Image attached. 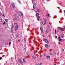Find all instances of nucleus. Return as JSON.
I'll return each instance as SVG.
<instances>
[{
	"label": "nucleus",
	"mask_w": 65,
	"mask_h": 65,
	"mask_svg": "<svg viewBox=\"0 0 65 65\" xmlns=\"http://www.w3.org/2000/svg\"><path fill=\"white\" fill-rule=\"evenodd\" d=\"M43 40L44 41H45V42H46L47 43H48V41L47 40V39L45 38H43Z\"/></svg>",
	"instance_id": "obj_1"
},
{
	"label": "nucleus",
	"mask_w": 65,
	"mask_h": 65,
	"mask_svg": "<svg viewBox=\"0 0 65 65\" xmlns=\"http://www.w3.org/2000/svg\"><path fill=\"white\" fill-rule=\"evenodd\" d=\"M37 4L36 3H34L33 4V9H35V6H36V5Z\"/></svg>",
	"instance_id": "obj_2"
},
{
	"label": "nucleus",
	"mask_w": 65,
	"mask_h": 65,
	"mask_svg": "<svg viewBox=\"0 0 65 65\" xmlns=\"http://www.w3.org/2000/svg\"><path fill=\"white\" fill-rule=\"evenodd\" d=\"M18 61L19 63H20L21 64H22V65H23V62H22V61L21 60L19 59H18Z\"/></svg>",
	"instance_id": "obj_3"
},
{
	"label": "nucleus",
	"mask_w": 65,
	"mask_h": 65,
	"mask_svg": "<svg viewBox=\"0 0 65 65\" xmlns=\"http://www.w3.org/2000/svg\"><path fill=\"white\" fill-rule=\"evenodd\" d=\"M58 40H59V41H62V40H63L62 39H61V38L60 37H58Z\"/></svg>",
	"instance_id": "obj_4"
},
{
	"label": "nucleus",
	"mask_w": 65,
	"mask_h": 65,
	"mask_svg": "<svg viewBox=\"0 0 65 65\" xmlns=\"http://www.w3.org/2000/svg\"><path fill=\"white\" fill-rule=\"evenodd\" d=\"M19 25H17L15 26V31H17L18 30V28L19 27Z\"/></svg>",
	"instance_id": "obj_5"
},
{
	"label": "nucleus",
	"mask_w": 65,
	"mask_h": 65,
	"mask_svg": "<svg viewBox=\"0 0 65 65\" xmlns=\"http://www.w3.org/2000/svg\"><path fill=\"white\" fill-rule=\"evenodd\" d=\"M37 17L38 18H39L40 17H39V13H37Z\"/></svg>",
	"instance_id": "obj_6"
},
{
	"label": "nucleus",
	"mask_w": 65,
	"mask_h": 65,
	"mask_svg": "<svg viewBox=\"0 0 65 65\" xmlns=\"http://www.w3.org/2000/svg\"><path fill=\"white\" fill-rule=\"evenodd\" d=\"M25 58H26V57H24L23 58V61L24 62V63H26V60H25Z\"/></svg>",
	"instance_id": "obj_7"
},
{
	"label": "nucleus",
	"mask_w": 65,
	"mask_h": 65,
	"mask_svg": "<svg viewBox=\"0 0 65 65\" xmlns=\"http://www.w3.org/2000/svg\"><path fill=\"white\" fill-rule=\"evenodd\" d=\"M59 29H60L61 31H64V30L65 29V28H60Z\"/></svg>",
	"instance_id": "obj_8"
},
{
	"label": "nucleus",
	"mask_w": 65,
	"mask_h": 65,
	"mask_svg": "<svg viewBox=\"0 0 65 65\" xmlns=\"http://www.w3.org/2000/svg\"><path fill=\"white\" fill-rule=\"evenodd\" d=\"M15 17L16 19H18V18H19V16H18L16 14L15 15Z\"/></svg>",
	"instance_id": "obj_9"
},
{
	"label": "nucleus",
	"mask_w": 65,
	"mask_h": 65,
	"mask_svg": "<svg viewBox=\"0 0 65 65\" xmlns=\"http://www.w3.org/2000/svg\"><path fill=\"white\" fill-rule=\"evenodd\" d=\"M46 58H47V59H50V56H47L46 57Z\"/></svg>",
	"instance_id": "obj_10"
},
{
	"label": "nucleus",
	"mask_w": 65,
	"mask_h": 65,
	"mask_svg": "<svg viewBox=\"0 0 65 65\" xmlns=\"http://www.w3.org/2000/svg\"><path fill=\"white\" fill-rule=\"evenodd\" d=\"M53 55H56V52L54 51H53Z\"/></svg>",
	"instance_id": "obj_11"
},
{
	"label": "nucleus",
	"mask_w": 65,
	"mask_h": 65,
	"mask_svg": "<svg viewBox=\"0 0 65 65\" xmlns=\"http://www.w3.org/2000/svg\"><path fill=\"white\" fill-rule=\"evenodd\" d=\"M12 6L13 7H14V4L13 3H12L11 4Z\"/></svg>",
	"instance_id": "obj_12"
},
{
	"label": "nucleus",
	"mask_w": 65,
	"mask_h": 65,
	"mask_svg": "<svg viewBox=\"0 0 65 65\" xmlns=\"http://www.w3.org/2000/svg\"><path fill=\"white\" fill-rule=\"evenodd\" d=\"M5 22H8V20L7 19H5Z\"/></svg>",
	"instance_id": "obj_13"
},
{
	"label": "nucleus",
	"mask_w": 65,
	"mask_h": 65,
	"mask_svg": "<svg viewBox=\"0 0 65 65\" xmlns=\"http://www.w3.org/2000/svg\"><path fill=\"white\" fill-rule=\"evenodd\" d=\"M45 46L46 47H48V45L47 44H45Z\"/></svg>",
	"instance_id": "obj_14"
},
{
	"label": "nucleus",
	"mask_w": 65,
	"mask_h": 65,
	"mask_svg": "<svg viewBox=\"0 0 65 65\" xmlns=\"http://www.w3.org/2000/svg\"><path fill=\"white\" fill-rule=\"evenodd\" d=\"M13 21L14 22H15V21H17V19H15V18L13 20Z\"/></svg>",
	"instance_id": "obj_15"
},
{
	"label": "nucleus",
	"mask_w": 65,
	"mask_h": 65,
	"mask_svg": "<svg viewBox=\"0 0 65 65\" xmlns=\"http://www.w3.org/2000/svg\"><path fill=\"white\" fill-rule=\"evenodd\" d=\"M42 24L43 25H45V24H46V23L45 22H43L42 23Z\"/></svg>",
	"instance_id": "obj_16"
},
{
	"label": "nucleus",
	"mask_w": 65,
	"mask_h": 65,
	"mask_svg": "<svg viewBox=\"0 0 65 65\" xmlns=\"http://www.w3.org/2000/svg\"><path fill=\"white\" fill-rule=\"evenodd\" d=\"M43 28H41L40 29L41 31L42 32H43V30L42 29Z\"/></svg>",
	"instance_id": "obj_17"
},
{
	"label": "nucleus",
	"mask_w": 65,
	"mask_h": 65,
	"mask_svg": "<svg viewBox=\"0 0 65 65\" xmlns=\"http://www.w3.org/2000/svg\"><path fill=\"white\" fill-rule=\"evenodd\" d=\"M48 32V29H46V33H47Z\"/></svg>",
	"instance_id": "obj_18"
},
{
	"label": "nucleus",
	"mask_w": 65,
	"mask_h": 65,
	"mask_svg": "<svg viewBox=\"0 0 65 65\" xmlns=\"http://www.w3.org/2000/svg\"><path fill=\"white\" fill-rule=\"evenodd\" d=\"M21 16H22V17H23L24 16V15H23V13H21Z\"/></svg>",
	"instance_id": "obj_19"
},
{
	"label": "nucleus",
	"mask_w": 65,
	"mask_h": 65,
	"mask_svg": "<svg viewBox=\"0 0 65 65\" xmlns=\"http://www.w3.org/2000/svg\"><path fill=\"white\" fill-rule=\"evenodd\" d=\"M54 19H56V18H57V16H54V17H53Z\"/></svg>",
	"instance_id": "obj_20"
},
{
	"label": "nucleus",
	"mask_w": 65,
	"mask_h": 65,
	"mask_svg": "<svg viewBox=\"0 0 65 65\" xmlns=\"http://www.w3.org/2000/svg\"><path fill=\"white\" fill-rule=\"evenodd\" d=\"M44 21L45 22H46V19H44Z\"/></svg>",
	"instance_id": "obj_21"
},
{
	"label": "nucleus",
	"mask_w": 65,
	"mask_h": 65,
	"mask_svg": "<svg viewBox=\"0 0 65 65\" xmlns=\"http://www.w3.org/2000/svg\"><path fill=\"white\" fill-rule=\"evenodd\" d=\"M41 64H42V63H40V64H36V65H41Z\"/></svg>",
	"instance_id": "obj_22"
},
{
	"label": "nucleus",
	"mask_w": 65,
	"mask_h": 65,
	"mask_svg": "<svg viewBox=\"0 0 65 65\" xmlns=\"http://www.w3.org/2000/svg\"><path fill=\"white\" fill-rule=\"evenodd\" d=\"M32 58L33 59H35V57L34 56H32Z\"/></svg>",
	"instance_id": "obj_23"
},
{
	"label": "nucleus",
	"mask_w": 65,
	"mask_h": 65,
	"mask_svg": "<svg viewBox=\"0 0 65 65\" xmlns=\"http://www.w3.org/2000/svg\"><path fill=\"white\" fill-rule=\"evenodd\" d=\"M18 36H19V34H18L16 35V36L17 37H18Z\"/></svg>",
	"instance_id": "obj_24"
},
{
	"label": "nucleus",
	"mask_w": 65,
	"mask_h": 65,
	"mask_svg": "<svg viewBox=\"0 0 65 65\" xmlns=\"http://www.w3.org/2000/svg\"><path fill=\"white\" fill-rule=\"evenodd\" d=\"M56 29H55V34H56Z\"/></svg>",
	"instance_id": "obj_25"
},
{
	"label": "nucleus",
	"mask_w": 65,
	"mask_h": 65,
	"mask_svg": "<svg viewBox=\"0 0 65 65\" xmlns=\"http://www.w3.org/2000/svg\"><path fill=\"white\" fill-rule=\"evenodd\" d=\"M50 55H51V56H52V53L51 52L50 53Z\"/></svg>",
	"instance_id": "obj_26"
},
{
	"label": "nucleus",
	"mask_w": 65,
	"mask_h": 65,
	"mask_svg": "<svg viewBox=\"0 0 65 65\" xmlns=\"http://www.w3.org/2000/svg\"><path fill=\"white\" fill-rule=\"evenodd\" d=\"M17 25V23H15V24H14V25L15 26H16V25Z\"/></svg>",
	"instance_id": "obj_27"
},
{
	"label": "nucleus",
	"mask_w": 65,
	"mask_h": 65,
	"mask_svg": "<svg viewBox=\"0 0 65 65\" xmlns=\"http://www.w3.org/2000/svg\"><path fill=\"white\" fill-rule=\"evenodd\" d=\"M37 11H38L40 12V10L39 9H38V10Z\"/></svg>",
	"instance_id": "obj_28"
},
{
	"label": "nucleus",
	"mask_w": 65,
	"mask_h": 65,
	"mask_svg": "<svg viewBox=\"0 0 65 65\" xmlns=\"http://www.w3.org/2000/svg\"><path fill=\"white\" fill-rule=\"evenodd\" d=\"M10 44H11V42H9V45H10Z\"/></svg>",
	"instance_id": "obj_29"
},
{
	"label": "nucleus",
	"mask_w": 65,
	"mask_h": 65,
	"mask_svg": "<svg viewBox=\"0 0 65 65\" xmlns=\"http://www.w3.org/2000/svg\"><path fill=\"white\" fill-rule=\"evenodd\" d=\"M5 23H6V22H4V23H3V24L4 25H5Z\"/></svg>",
	"instance_id": "obj_30"
},
{
	"label": "nucleus",
	"mask_w": 65,
	"mask_h": 65,
	"mask_svg": "<svg viewBox=\"0 0 65 65\" xmlns=\"http://www.w3.org/2000/svg\"><path fill=\"white\" fill-rule=\"evenodd\" d=\"M47 16L48 17H49L50 16V14H47Z\"/></svg>",
	"instance_id": "obj_31"
},
{
	"label": "nucleus",
	"mask_w": 65,
	"mask_h": 65,
	"mask_svg": "<svg viewBox=\"0 0 65 65\" xmlns=\"http://www.w3.org/2000/svg\"><path fill=\"white\" fill-rule=\"evenodd\" d=\"M62 52H64V49H62Z\"/></svg>",
	"instance_id": "obj_32"
},
{
	"label": "nucleus",
	"mask_w": 65,
	"mask_h": 65,
	"mask_svg": "<svg viewBox=\"0 0 65 65\" xmlns=\"http://www.w3.org/2000/svg\"><path fill=\"white\" fill-rule=\"evenodd\" d=\"M57 63L58 64H60V62H57Z\"/></svg>",
	"instance_id": "obj_33"
},
{
	"label": "nucleus",
	"mask_w": 65,
	"mask_h": 65,
	"mask_svg": "<svg viewBox=\"0 0 65 65\" xmlns=\"http://www.w3.org/2000/svg\"><path fill=\"white\" fill-rule=\"evenodd\" d=\"M55 37L56 38H57V36H55Z\"/></svg>",
	"instance_id": "obj_34"
},
{
	"label": "nucleus",
	"mask_w": 65,
	"mask_h": 65,
	"mask_svg": "<svg viewBox=\"0 0 65 65\" xmlns=\"http://www.w3.org/2000/svg\"><path fill=\"white\" fill-rule=\"evenodd\" d=\"M4 53H0V54H3Z\"/></svg>",
	"instance_id": "obj_35"
},
{
	"label": "nucleus",
	"mask_w": 65,
	"mask_h": 65,
	"mask_svg": "<svg viewBox=\"0 0 65 65\" xmlns=\"http://www.w3.org/2000/svg\"><path fill=\"white\" fill-rule=\"evenodd\" d=\"M2 57H0V60H2Z\"/></svg>",
	"instance_id": "obj_36"
},
{
	"label": "nucleus",
	"mask_w": 65,
	"mask_h": 65,
	"mask_svg": "<svg viewBox=\"0 0 65 65\" xmlns=\"http://www.w3.org/2000/svg\"><path fill=\"white\" fill-rule=\"evenodd\" d=\"M51 50H52V49H50V51L51 52Z\"/></svg>",
	"instance_id": "obj_37"
},
{
	"label": "nucleus",
	"mask_w": 65,
	"mask_h": 65,
	"mask_svg": "<svg viewBox=\"0 0 65 65\" xmlns=\"http://www.w3.org/2000/svg\"><path fill=\"white\" fill-rule=\"evenodd\" d=\"M3 16L4 17H5V16L4 15V14H3Z\"/></svg>",
	"instance_id": "obj_38"
},
{
	"label": "nucleus",
	"mask_w": 65,
	"mask_h": 65,
	"mask_svg": "<svg viewBox=\"0 0 65 65\" xmlns=\"http://www.w3.org/2000/svg\"><path fill=\"white\" fill-rule=\"evenodd\" d=\"M18 42H20V40H18Z\"/></svg>",
	"instance_id": "obj_39"
},
{
	"label": "nucleus",
	"mask_w": 65,
	"mask_h": 65,
	"mask_svg": "<svg viewBox=\"0 0 65 65\" xmlns=\"http://www.w3.org/2000/svg\"><path fill=\"white\" fill-rule=\"evenodd\" d=\"M37 19L38 20V21H39V19H38V18H37Z\"/></svg>",
	"instance_id": "obj_40"
},
{
	"label": "nucleus",
	"mask_w": 65,
	"mask_h": 65,
	"mask_svg": "<svg viewBox=\"0 0 65 65\" xmlns=\"http://www.w3.org/2000/svg\"><path fill=\"white\" fill-rule=\"evenodd\" d=\"M37 50H39V47H38V48H37Z\"/></svg>",
	"instance_id": "obj_41"
},
{
	"label": "nucleus",
	"mask_w": 65,
	"mask_h": 65,
	"mask_svg": "<svg viewBox=\"0 0 65 65\" xmlns=\"http://www.w3.org/2000/svg\"><path fill=\"white\" fill-rule=\"evenodd\" d=\"M58 43H59V44H60V42H58Z\"/></svg>",
	"instance_id": "obj_42"
},
{
	"label": "nucleus",
	"mask_w": 65,
	"mask_h": 65,
	"mask_svg": "<svg viewBox=\"0 0 65 65\" xmlns=\"http://www.w3.org/2000/svg\"><path fill=\"white\" fill-rule=\"evenodd\" d=\"M62 36V37H64V36Z\"/></svg>",
	"instance_id": "obj_43"
},
{
	"label": "nucleus",
	"mask_w": 65,
	"mask_h": 65,
	"mask_svg": "<svg viewBox=\"0 0 65 65\" xmlns=\"http://www.w3.org/2000/svg\"><path fill=\"white\" fill-rule=\"evenodd\" d=\"M47 26L48 27H50L49 25H47Z\"/></svg>",
	"instance_id": "obj_44"
},
{
	"label": "nucleus",
	"mask_w": 65,
	"mask_h": 65,
	"mask_svg": "<svg viewBox=\"0 0 65 65\" xmlns=\"http://www.w3.org/2000/svg\"><path fill=\"white\" fill-rule=\"evenodd\" d=\"M53 65H56V64H54Z\"/></svg>",
	"instance_id": "obj_45"
},
{
	"label": "nucleus",
	"mask_w": 65,
	"mask_h": 65,
	"mask_svg": "<svg viewBox=\"0 0 65 65\" xmlns=\"http://www.w3.org/2000/svg\"><path fill=\"white\" fill-rule=\"evenodd\" d=\"M51 0H49V1H51Z\"/></svg>",
	"instance_id": "obj_46"
}]
</instances>
